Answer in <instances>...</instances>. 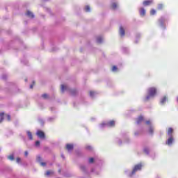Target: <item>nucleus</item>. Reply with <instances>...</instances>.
<instances>
[{"mask_svg": "<svg viewBox=\"0 0 178 178\" xmlns=\"http://www.w3.org/2000/svg\"><path fill=\"white\" fill-rule=\"evenodd\" d=\"M102 41H104V39L101 36L97 38V44H102Z\"/></svg>", "mask_w": 178, "mask_h": 178, "instance_id": "13", "label": "nucleus"}, {"mask_svg": "<svg viewBox=\"0 0 178 178\" xmlns=\"http://www.w3.org/2000/svg\"><path fill=\"white\" fill-rule=\"evenodd\" d=\"M80 169H81V170H82V172H83L84 173H87V168L85 167L84 165H80Z\"/></svg>", "mask_w": 178, "mask_h": 178, "instance_id": "12", "label": "nucleus"}, {"mask_svg": "<svg viewBox=\"0 0 178 178\" xmlns=\"http://www.w3.org/2000/svg\"><path fill=\"white\" fill-rule=\"evenodd\" d=\"M148 131L149 134H154V128L152 127H149Z\"/></svg>", "mask_w": 178, "mask_h": 178, "instance_id": "22", "label": "nucleus"}, {"mask_svg": "<svg viewBox=\"0 0 178 178\" xmlns=\"http://www.w3.org/2000/svg\"><path fill=\"white\" fill-rule=\"evenodd\" d=\"M33 84H34L35 82L33 81Z\"/></svg>", "mask_w": 178, "mask_h": 178, "instance_id": "51", "label": "nucleus"}, {"mask_svg": "<svg viewBox=\"0 0 178 178\" xmlns=\"http://www.w3.org/2000/svg\"><path fill=\"white\" fill-rule=\"evenodd\" d=\"M33 86H34V85H33V84H31V85L30 86V88H33Z\"/></svg>", "mask_w": 178, "mask_h": 178, "instance_id": "45", "label": "nucleus"}, {"mask_svg": "<svg viewBox=\"0 0 178 178\" xmlns=\"http://www.w3.org/2000/svg\"><path fill=\"white\" fill-rule=\"evenodd\" d=\"M39 122H40V124H42V126H44V120H43L40 119Z\"/></svg>", "mask_w": 178, "mask_h": 178, "instance_id": "36", "label": "nucleus"}, {"mask_svg": "<svg viewBox=\"0 0 178 178\" xmlns=\"http://www.w3.org/2000/svg\"><path fill=\"white\" fill-rule=\"evenodd\" d=\"M118 8V4L116 3H112V9H116Z\"/></svg>", "mask_w": 178, "mask_h": 178, "instance_id": "24", "label": "nucleus"}, {"mask_svg": "<svg viewBox=\"0 0 178 178\" xmlns=\"http://www.w3.org/2000/svg\"><path fill=\"white\" fill-rule=\"evenodd\" d=\"M26 15L28 16V17H31V19H34V14H33L30 10L26 12Z\"/></svg>", "mask_w": 178, "mask_h": 178, "instance_id": "11", "label": "nucleus"}, {"mask_svg": "<svg viewBox=\"0 0 178 178\" xmlns=\"http://www.w3.org/2000/svg\"><path fill=\"white\" fill-rule=\"evenodd\" d=\"M54 108H52V107L51 108V111H54Z\"/></svg>", "mask_w": 178, "mask_h": 178, "instance_id": "48", "label": "nucleus"}, {"mask_svg": "<svg viewBox=\"0 0 178 178\" xmlns=\"http://www.w3.org/2000/svg\"><path fill=\"white\" fill-rule=\"evenodd\" d=\"M118 144H119V145H122V140H119V142H118Z\"/></svg>", "mask_w": 178, "mask_h": 178, "instance_id": "44", "label": "nucleus"}, {"mask_svg": "<svg viewBox=\"0 0 178 178\" xmlns=\"http://www.w3.org/2000/svg\"><path fill=\"white\" fill-rule=\"evenodd\" d=\"M61 157L63 158V159H65V156L63 154H61Z\"/></svg>", "mask_w": 178, "mask_h": 178, "instance_id": "46", "label": "nucleus"}, {"mask_svg": "<svg viewBox=\"0 0 178 178\" xmlns=\"http://www.w3.org/2000/svg\"><path fill=\"white\" fill-rule=\"evenodd\" d=\"M53 120H55V117H50L48 118L49 122H52Z\"/></svg>", "mask_w": 178, "mask_h": 178, "instance_id": "31", "label": "nucleus"}, {"mask_svg": "<svg viewBox=\"0 0 178 178\" xmlns=\"http://www.w3.org/2000/svg\"><path fill=\"white\" fill-rule=\"evenodd\" d=\"M159 24H160L161 27H163V23H165V17H161L159 19Z\"/></svg>", "mask_w": 178, "mask_h": 178, "instance_id": "9", "label": "nucleus"}, {"mask_svg": "<svg viewBox=\"0 0 178 178\" xmlns=\"http://www.w3.org/2000/svg\"><path fill=\"white\" fill-rule=\"evenodd\" d=\"M135 136H138V132H135Z\"/></svg>", "mask_w": 178, "mask_h": 178, "instance_id": "47", "label": "nucleus"}, {"mask_svg": "<svg viewBox=\"0 0 178 178\" xmlns=\"http://www.w3.org/2000/svg\"><path fill=\"white\" fill-rule=\"evenodd\" d=\"M38 137H39V138H45V134H44V132H42V131H38L36 133Z\"/></svg>", "mask_w": 178, "mask_h": 178, "instance_id": "5", "label": "nucleus"}, {"mask_svg": "<svg viewBox=\"0 0 178 178\" xmlns=\"http://www.w3.org/2000/svg\"><path fill=\"white\" fill-rule=\"evenodd\" d=\"M86 149H88V151H91L92 149V147H91L90 145H88L86 146Z\"/></svg>", "mask_w": 178, "mask_h": 178, "instance_id": "30", "label": "nucleus"}, {"mask_svg": "<svg viewBox=\"0 0 178 178\" xmlns=\"http://www.w3.org/2000/svg\"><path fill=\"white\" fill-rule=\"evenodd\" d=\"M143 151H144L145 154H146V155H149V148L145 147L143 149Z\"/></svg>", "mask_w": 178, "mask_h": 178, "instance_id": "17", "label": "nucleus"}, {"mask_svg": "<svg viewBox=\"0 0 178 178\" xmlns=\"http://www.w3.org/2000/svg\"><path fill=\"white\" fill-rule=\"evenodd\" d=\"M42 98L47 99V98H48V94L44 93V94L42 95Z\"/></svg>", "mask_w": 178, "mask_h": 178, "instance_id": "27", "label": "nucleus"}, {"mask_svg": "<svg viewBox=\"0 0 178 178\" xmlns=\"http://www.w3.org/2000/svg\"><path fill=\"white\" fill-rule=\"evenodd\" d=\"M6 77H7V76L6 75H3L2 76H1V79H3V80H6Z\"/></svg>", "mask_w": 178, "mask_h": 178, "instance_id": "39", "label": "nucleus"}, {"mask_svg": "<svg viewBox=\"0 0 178 178\" xmlns=\"http://www.w3.org/2000/svg\"><path fill=\"white\" fill-rule=\"evenodd\" d=\"M123 51H124V52H126V51H127V48L124 47V48H123Z\"/></svg>", "mask_w": 178, "mask_h": 178, "instance_id": "43", "label": "nucleus"}, {"mask_svg": "<svg viewBox=\"0 0 178 178\" xmlns=\"http://www.w3.org/2000/svg\"><path fill=\"white\" fill-rule=\"evenodd\" d=\"M41 161H42L41 156H38L37 157V161L40 163Z\"/></svg>", "mask_w": 178, "mask_h": 178, "instance_id": "35", "label": "nucleus"}, {"mask_svg": "<svg viewBox=\"0 0 178 178\" xmlns=\"http://www.w3.org/2000/svg\"><path fill=\"white\" fill-rule=\"evenodd\" d=\"M172 133H173V129L172 128H169L168 131L167 132L168 136H169V137H172Z\"/></svg>", "mask_w": 178, "mask_h": 178, "instance_id": "15", "label": "nucleus"}, {"mask_svg": "<svg viewBox=\"0 0 178 178\" xmlns=\"http://www.w3.org/2000/svg\"><path fill=\"white\" fill-rule=\"evenodd\" d=\"M146 124H151V121L147 120L145 122Z\"/></svg>", "mask_w": 178, "mask_h": 178, "instance_id": "42", "label": "nucleus"}, {"mask_svg": "<svg viewBox=\"0 0 178 178\" xmlns=\"http://www.w3.org/2000/svg\"><path fill=\"white\" fill-rule=\"evenodd\" d=\"M84 9L86 12H91V8L89 7V6H86Z\"/></svg>", "mask_w": 178, "mask_h": 178, "instance_id": "23", "label": "nucleus"}, {"mask_svg": "<svg viewBox=\"0 0 178 178\" xmlns=\"http://www.w3.org/2000/svg\"><path fill=\"white\" fill-rule=\"evenodd\" d=\"M173 141H175V139H173V136H170V138L166 141V144L168 145H170L173 143Z\"/></svg>", "mask_w": 178, "mask_h": 178, "instance_id": "7", "label": "nucleus"}, {"mask_svg": "<svg viewBox=\"0 0 178 178\" xmlns=\"http://www.w3.org/2000/svg\"><path fill=\"white\" fill-rule=\"evenodd\" d=\"M45 175H46V176H49V175H54V172L53 171H47Z\"/></svg>", "mask_w": 178, "mask_h": 178, "instance_id": "26", "label": "nucleus"}, {"mask_svg": "<svg viewBox=\"0 0 178 178\" xmlns=\"http://www.w3.org/2000/svg\"><path fill=\"white\" fill-rule=\"evenodd\" d=\"M177 102H178V97H177Z\"/></svg>", "mask_w": 178, "mask_h": 178, "instance_id": "49", "label": "nucleus"}, {"mask_svg": "<svg viewBox=\"0 0 178 178\" xmlns=\"http://www.w3.org/2000/svg\"><path fill=\"white\" fill-rule=\"evenodd\" d=\"M29 156V152L26 151L24 152V156Z\"/></svg>", "mask_w": 178, "mask_h": 178, "instance_id": "40", "label": "nucleus"}, {"mask_svg": "<svg viewBox=\"0 0 178 178\" xmlns=\"http://www.w3.org/2000/svg\"><path fill=\"white\" fill-rule=\"evenodd\" d=\"M166 99H167L166 97H163L161 99V102H160V103L161 104V105H163V104H165V103L166 102Z\"/></svg>", "mask_w": 178, "mask_h": 178, "instance_id": "20", "label": "nucleus"}, {"mask_svg": "<svg viewBox=\"0 0 178 178\" xmlns=\"http://www.w3.org/2000/svg\"><path fill=\"white\" fill-rule=\"evenodd\" d=\"M144 120V118L143 116H140L136 121L137 124H140Z\"/></svg>", "mask_w": 178, "mask_h": 178, "instance_id": "14", "label": "nucleus"}, {"mask_svg": "<svg viewBox=\"0 0 178 178\" xmlns=\"http://www.w3.org/2000/svg\"><path fill=\"white\" fill-rule=\"evenodd\" d=\"M140 16H145V9L141 8L140 10Z\"/></svg>", "mask_w": 178, "mask_h": 178, "instance_id": "16", "label": "nucleus"}, {"mask_svg": "<svg viewBox=\"0 0 178 178\" xmlns=\"http://www.w3.org/2000/svg\"><path fill=\"white\" fill-rule=\"evenodd\" d=\"M95 95H97V92H94V91L90 92V97H91V98H94Z\"/></svg>", "mask_w": 178, "mask_h": 178, "instance_id": "18", "label": "nucleus"}, {"mask_svg": "<svg viewBox=\"0 0 178 178\" xmlns=\"http://www.w3.org/2000/svg\"><path fill=\"white\" fill-rule=\"evenodd\" d=\"M156 13V10H155L154 9H152L151 11H150V15H155Z\"/></svg>", "mask_w": 178, "mask_h": 178, "instance_id": "29", "label": "nucleus"}, {"mask_svg": "<svg viewBox=\"0 0 178 178\" xmlns=\"http://www.w3.org/2000/svg\"><path fill=\"white\" fill-rule=\"evenodd\" d=\"M66 148H67L68 152H71L73 148H74V146H73V145H72V144H67V145H66Z\"/></svg>", "mask_w": 178, "mask_h": 178, "instance_id": "8", "label": "nucleus"}, {"mask_svg": "<svg viewBox=\"0 0 178 178\" xmlns=\"http://www.w3.org/2000/svg\"><path fill=\"white\" fill-rule=\"evenodd\" d=\"M88 163H94V158H90L88 159Z\"/></svg>", "mask_w": 178, "mask_h": 178, "instance_id": "28", "label": "nucleus"}, {"mask_svg": "<svg viewBox=\"0 0 178 178\" xmlns=\"http://www.w3.org/2000/svg\"><path fill=\"white\" fill-rule=\"evenodd\" d=\"M65 91H70L71 95H76V94H77L76 89H70L68 86L61 85V92H65Z\"/></svg>", "mask_w": 178, "mask_h": 178, "instance_id": "1", "label": "nucleus"}, {"mask_svg": "<svg viewBox=\"0 0 178 178\" xmlns=\"http://www.w3.org/2000/svg\"><path fill=\"white\" fill-rule=\"evenodd\" d=\"M41 166H46L47 163L45 162H40Z\"/></svg>", "mask_w": 178, "mask_h": 178, "instance_id": "37", "label": "nucleus"}, {"mask_svg": "<svg viewBox=\"0 0 178 178\" xmlns=\"http://www.w3.org/2000/svg\"><path fill=\"white\" fill-rule=\"evenodd\" d=\"M27 136L29 140H33V134L30 132V131H27Z\"/></svg>", "mask_w": 178, "mask_h": 178, "instance_id": "19", "label": "nucleus"}, {"mask_svg": "<svg viewBox=\"0 0 178 178\" xmlns=\"http://www.w3.org/2000/svg\"><path fill=\"white\" fill-rule=\"evenodd\" d=\"M40 140H38V141H36V142L35 143V147H40Z\"/></svg>", "mask_w": 178, "mask_h": 178, "instance_id": "34", "label": "nucleus"}, {"mask_svg": "<svg viewBox=\"0 0 178 178\" xmlns=\"http://www.w3.org/2000/svg\"><path fill=\"white\" fill-rule=\"evenodd\" d=\"M141 168H143V165L141 164H138L135 165L132 172L128 174V176L129 177H133V176H134V175L136 174V172H138V170H140Z\"/></svg>", "mask_w": 178, "mask_h": 178, "instance_id": "3", "label": "nucleus"}, {"mask_svg": "<svg viewBox=\"0 0 178 178\" xmlns=\"http://www.w3.org/2000/svg\"><path fill=\"white\" fill-rule=\"evenodd\" d=\"M148 95L145 97V101H148L152 97H155V94H156V88H150L148 90Z\"/></svg>", "mask_w": 178, "mask_h": 178, "instance_id": "2", "label": "nucleus"}, {"mask_svg": "<svg viewBox=\"0 0 178 178\" xmlns=\"http://www.w3.org/2000/svg\"><path fill=\"white\" fill-rule=\"evenodd\" d=\"M163 4H159L158 9L159 10H161V9H163Z\"/></svg>", "mask_w": 178, "mask_h": 178, "instance_id": "33", "label": "nucleus"}, {"mask_svg": "<svg viewBox=\"0 0 178 178\" xmlns=\"http://www.w3.org/2000/svg\"><path fill=\"white\" fill-rule=\"evenodd\" d=\"M153 3H154V0H146L143 1V6H149V5L152 4Z\"/></svg>", "mask_w": 178, "mask_h": 178, "instance_id": "6", "label": "nucleus"}, {"mask_svg": "<svg viewBox=\"0 0 178 178\" xmlns=\"http://www.w3.org/2000/svg\"><path fill=\"white\" fill-rule=\"evenodd\" d=\"M59 173H60V170H58Z\"/></svg>", "mask_w": 178, "mask_h": 178, "instance_id": "50", "label": "nucleus"}, {"mask_svg": "<svg viewBox=\"0 0 178 178\" xmlns=\"http://www.w3.org/2000/svg\"><path fill=\"white\" fill-rule=\"evenodd\" d=\"M8 159H10V161H13V159H15V156H13V154H11L8 156Z\"/></svg>", "mask_w": 178, "mask_h": 178, "instance_id": "25", "label": "nucleus"}, {"mask_svg": "<svg viewBox=\"0 0 178 178\" xmlns=\"http://www.w3.org/2000/svg\"><path fill=\"white\" fill-rule=\"evenodd\" d=\"M115 126V121L111 120L107 123L103 122L100 124V129H104V127H113Z\"/></svg>", "mask_w": 178, "mask_h": 178, "instance_id": "4", "label": "nucleus"}, {"mask_svg": "<svg viewBox=\"0 0 178 178\" xmlns=\"http://www.w3.org/2000/svg\"><path fill=\"white\" fill-rule=\"evenodd\" d=\"M116 70H118V67H116V66H113V67H112V72H116Z\"/></svg>", "mask_w": 178, "mask_h": 178, "instance_id": "32", "label": "nucleus"}, {"mask_svg": "<svg viewBox=\"0 0 178 178\" xmlns=\"http://www.w3.org/2000/svg\"><path fill=\"white\" fill-rule=\"evenodd\" d=\"M7 120H8V122H10V115H7Z\"/></svg>", "mask_w": 178, "mask_h": 178, "instance_id": "41", "label": "nucleus"}, {"mask_svg": "<svg viewBox=\"0 0 178 178\" xmlns=\"http://www.w3.org/2000/svg\"><path fill=\"white\" fill-rule=\"evenodd\" d=\"M44 1H47V0H44Z\"/></svg>", "mask_w": 178, "mask_h": 178, "instance_id": "52", "label": "nucleus"}, {"mask_svg": "<svg viewBox=\"0 0 178 178\" xmlns=\"http://www.w3.org/2000/svg\"><path fill=\"white\" fill-rule=\"evenodd\" d=\"M3 115H5L4 113H0V123H2V122H3Z\"/></svg>", "mask_w": 178, "mask_h": 178, "instance_id": "21", "label": "nucleus"}, {"mask_svg": "<svg viewBox=\"0 0 178 178\" xmlns=\"http://www.w3.org/2000/svg\"><path fill=\"white\" fill-rule=\"evenodd\" d=\"M20 161H22V159L19 157L17 158V163H20Z\"/></svg>", "mask_w": 178, "mask_h": 178, "instance_id": "38", "label": "nucleus"}, {"mask_svg": "<svg viewBox=\"0 0 178 178\" xmlns=\"http://www.w3.org/2000/svg\"><path fill=\"white\" fill-rule=\"evenodd\" d=\"M125 34V32H124V29H123V26H120V35H121V37H124Z\"/></svg>", "mask_w": 178, "mask_h": 178, "instance_id": "10", "label": "nucleus"}]
</instances>
